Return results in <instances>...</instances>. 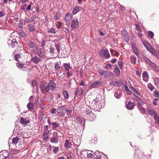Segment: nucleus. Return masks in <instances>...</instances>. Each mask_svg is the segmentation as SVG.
I'll return each mask as SVG.
<instances>
[{
	"mask_svg": "<svg viewBox=\"0 0 159 159\" xmlns=\"http://www.w3.org/2000/svg\"><path fill=\"white\" fill-rule=\"evenodd\" d=\"M143 43L145 48L152 54L157 56L158 53L154 49L152 48L151 45L147 42L146 41H144L143 42Z\"/></svg>",
	"mask_w": 159,
	"mask_h": 159,
	"instance_id": "1",
	"label": "nucleus"
},
{
	"mask_svg": "<svg viewBox=\"0 0 159 159\" xmlns=\"http://www.w3.org/2000/svg\"><path fill=\"white\" fill-rule=\"evenodd\" d=\"M56 87V84L53 81L50 80L45 87L44 90L47 92H48L49 90L52 91L54 90Z\"/></svg>",
	"mask_w": 159,
	"mask_h": 159,
	"instance_id": "2",
	"label": "nucleus"
},
{
	"mask_svg": "<svg viewBox=\"0 0 159 159\" xmlns=\"http://www.w3.org/2000/svg\"><path fill=\"white\" fill-rule=\"evenodd\" d=\"M99 54L101 57L104 58H107L110 56L109 51L107 49L106 50L103 49H100Z\"/></svg>",
	"mask_w": 159,
	"mask_h": 159,
	"instance_id": "3",
	"label": "nucleus"
},
{
	"mask_svg": "<svg viewBox=\"0 0 159 159\" xmlns=\"http://www.w3.org/2000/svg\"><path fill=\"white\" fill-rule=\"evenodd\" d=\"M98 73L101 75H103L105 78H107L113 75L112 72L110 71L103 70H99Z\"/></svg>",
	"mask_w": 159,
	"mask_h": 159,
	"instance_id": "4",
	"label": "nucleus"
},
{
	"mask_svg": "<svg viewBox=\"0 0 159 159\" xmlns=\"http://www.w3.org/2000/svg\"><path fill=\"white\" fill-rule=\"evenodd\" d=\"M36 53L37 55L42 58L46 57L43 49L37 47L36 48Z\"/></svg>",
	"mask_w": 159,
	"mask_h": 159,
	"instance_id": "5",
	"label": "nucleus"
},
{
	"mask_svg": "<svg viewBox=\"0 0 159 159\" xmlns=\"http://www.w3.org/2000/svg\"><path fill=\"white\" fill-rule=\"evenodd\" d=\"M79 27V21L77 19H74L71 22V28L72 29H76Z\"/></svg>",
	"mask_w": 159,
	"mask_h": 159,
	"instance_id": "6",
	"label": "nucleus"
},
{
	"mask_svg": "<svg viewBox=\"0 0 159 159\" xmlns=\"http://www.w3.org/2000/svg\"><path fill=\"white\" fill-rule=\"evenodd\" d=\"M147 111L149 114L151 115H154V116H155L157 114V112L152 109L149 106H148L147 107Z\"/></svg>",
	"mask_w": 159,
	"mask_h": 159,
	"instance_id": "7",
	"label": "nucleus"
},
{
	"mask_svg": "<svg viewBox=\"0 0 159 159\" xmlns=\"http://www.w3.org/2000/svg\"><path fill=\"white\" fill-rule=\"evenodd\" d=\"M61 69L60 63L58 62L55 63L54 66V70L57 74L59 73L60 71H61Z\"/></svg>",
	"mask_w": 159,
	"mask_h": 159,
	"instance_id": "8",
	"label": "nucleus"
},
{
	"mask_svg": "<svg viewBox=\"0 0 159 159\" xmlns=\"http://www.w3.org/2000/svg\"><path fill=\"white\" fill-rule=\"evenodd\" d=\"M8 43L9 45L11 44L12 47L13 48L17 45L18 43L15 39H13L12 40L9 39L8 41Z\"/></svg>",
	"mask_w": 159,
	"mask_h": 159,
	"instance_id": "9",
	"label": "nucleus"
},
{
	"mask_svg": "<svg viewBox=\"0 0 159 159\" xmlns=\"http://www.w3.org/2000/svg\"><path fill=\"white\" fill-rule=\"evenodd\" d=\"M29 120L27 118L24 119L23 117H21L20 120V123L24 125H25L29 122Z\"/></svg>",
	"mask_w": 159,
	"mask_h": 159,
	"instance_id": "10",
	"label": "nucleus"
},
{
	"mask_svg": "<svg viewBox=\"0 0 159 159\" xmlns=\"http://www.w3.org/2000/svg\"><path fill=\"white\" fill-rule=\"evenodd\" d=\"M86 114L87 115H89L90 116H92V118H90L89 116H88V118L90 121H92L95 118V116L94 114L91 111H86Z\"/></svg>",
	"mask_w": 159,
	"mask_h": 159,
	"instance_id": "11",
	"label": "nucleus"
},
{
	"mask_svg": "<svg viewBox=\"0 0 159 159\" xmlns=\"http://www.w3.org/2000/svg\"><path fill=\"white\" fill-rule=\"evenodd\" d=\"M65 107L64 106H62L60 107H59L57 110V113L58 114H64L65 113Z\"/></svg>",
	"mask_w": 159,
	"mask_h": 159,
	"instance_id": "12",
	"label": "nucleus"
},
{
	"mask_svg": "<svg viewBox=\"0 0 159 159\" xmlns=\"http://www.w3.org/2000/svg\"><path fill=\"white\" fill-rule=\"evenodd\" d=\"M58 137L57 135L56 136H53L50 139V142L52 143H57L58 142Z\"/></svg>",
	"mask_w": 159,
	"mask_h": 159,
	"instance_id": "13",
	"label": "nucleus"
},
{
	"mask_svg": "<svg viewBox=\"0 0 159 159\" xmlns=\"http://www.w3.org/2000/svg\"><path fill=\"white\" fill-rule=\"evenodd\" d=\"M134 106L135 105L133 102H129L127 105L126 107L128 109L130 110L132 109Z\"/></svg>",
	"mask_w": 159,
	"mask_h": 159,
	"instance_id": "14",
	"label": "nucleus"
},
{
	"mask_svg": "<svg viewBox=\"0 0 159 159\" xmlns=\"http://www.w3.org/2000/svg\"><path fill=\"white\" fill-rule=\"evenodd\" d=\"M72 17V15L71 14L69 13H67L65 17V20L66 21H69L71 19Z\"/></svg>",
	"mask_w": 159,
	"mask_h": 159,
	"instance_id": "15",
	"label": "nucleus"
},
{
	"mask_svg": "<svg viewBox=\"0 0 159 159\" xmlns=\"http://www.w3.org/2000/svg\"><path fill=\"white\" fill-rule=\"evenodd\" d=\"M143 79L144 81L145 82H147L148 79V76L147 73L146 71H144L143 74Z\"/></svg>",
	"mask_w": 159,
	"mask_h": 159,
	"instance_id": "16",
	"label": "nucleus"
},
{
	"mask_svg": "<svg viewBox=\"0 0 159 159\" xmlns=\"http://www.w3.org/2000/svg\"><path fill=\"white\" fill-rule=\"evenodd\" d=\"M31 61L34 63H38L41 61V60L38 57L35 56L32 58Z\"/></svg>",
	"mask_w": 159,
	"mask_h": 159,
	"instance_id": "17",
	"label": "nucleus"
},
{
	"mask_svg": "<svg viewBox=\"0 0 159 159\" xmlns=\"http://www.w3.org/2000/svg\"><path fill=\"white\" fill-rule=\"evenodd\" d=\"M64 147L66 148H70L71 146V143L69 142L68 140H66L64 145Z\"/></svg>",
	"mask_w": 159,
	"mask_h": 159,
	"instance_id": "18",
	"label": "nucleus"
},
{
	"mask_svg": "<svg viewBox=\"0 0 159 159\" xmlns=\"http://www.w3.org/2000/svg\"><path fill=\"white\" fill-rule=\"evenodd\" d=\"M63 66L66 71H69L70 69V65L69 63H65L63 64Z\"/></svg>",
	"mask_w": 159,
	"mask_h": 159,
	"instance_id": "19",
	"label": "nucleus"
},
{
	"mask_svg": "<svg viewBox=\"0 0 159 159\" xmlns=\"http://www.w3.org/2000/svg\"><path fill=\"white\" fill-rule=\"evenodd\" d=\"M36 46L35 44L33 43H30L29 46L30 50L34 51Z\"/></svg>",
	"mask_w": 159,
	"mask_h": 159,
	"instance_id": "20",
	"label": "nucleus"
},
{
	"mask_svg": "<svg viewBox=\"0 0 159 159\" xmlns=\"http://www.w3.org/2000/svg\"><path fill=\"white\" fill-rule=\"evenodd\" d=\"M94 155L96 156L97 158L99 159L101 157L102 154V153L97 150L95 152V153H94Z\"/></svg>",
	"mask_w": 159,
	"mask_h": 159,
	"instance_id": "21",
	"label": "nucleus"
},
{
	"mask_svg": "<svg viewBox=\"0 0 159 159\" xmlns=\"http://www.w3.org/2000/svg\"><path fill=\"white\" fill-rule=\"evenodd\" d=\"M115 73L117 76L120 74V71L116 65L115 66V68L114 70Z\"/></svg>",
	"mask_w": 159,
	"mask_h": 159,
	"instance_id": "22",
	"label": "nucleus"
},
{
	"mask_svg": "<svg viewBox=\"0 0 159 159\" xmlns=\"http://www.w3.org/2000/svg\"><path fill=\"white\" fill-rule=\"evenodd\" d=\"M20 139L19 138L16 137L12 139V144L16 145V144L19 143Z\"/></svg>",
	"mask_w": 159,
	"mask_h": 159,
	"instance_id": "23",
	"label": "nucleus"
},
{
	"mask_svg": "<svg viewBox=\"0 0 159 159\" xmlns=\"http://www.w3.org/2000/svg\"><path fill=\"white\" fill-rule=\"evenodd\" d=\"M101 82L99 81L94 82L90 85V88H94L95 86L99 85L101 84Z\"/></svg>",
	"mask_w": 159,
	"mask_h": 159,
	"instance_id": "24",
	"label": "nucleus"
},
{
	"mask_svg": "<svg viewBox=\"0 0 159 159\" xmlns=\"http://www.w3.org/2000/svg\"><path fill=\"white\" fill-rule=\"evenodd\" d=\"M51 124L52 125V129L53 130H55L57 127L60 126V124L55 122L52 123Z\"/></svg>",
	"mask_w": 159,
	"mask_h": 159,
	"instance_id": "25",
	"label": "nucleus"
},
{
	"mask_svg": "<svg viewBox=\"0 0 159 159\" xmlns=\"http://www.w3.org/2000/svg\"><path fill=\"white\" fill-rule=\"evenodd\" d=\"M114 96L117 98H119L121 97L122 94L119 91H117L115 92Z\"/></svg>",
	"mask_w": 159,
	"mask_h": 159,
	"instance_id": "26",
	"label": "nucleus"
},
{
	"mask_svg": "<svg viewBox=\"0 0 159 159\" xmlns=\"http://www.w3.org/2000/svg\"><path fill=\"white\" fill-rule=\"evenodd\" d=\"M27 107L30 110H32L34 108V105L31 102H29L27 105Z\"/></svg>",
	"mask_w": 159,
	"mask_h": 159,
	"instance_id": "27",
	"label": "nucleus"
},
{
	"mask_svg": "<svg viewBox=\"0 0 159 159\" xmlns=\"http://www.w3.org/2000/svg\"><path fill=\"white\" fill-rule=\"evenodd\" d=\"M48 133L47 132H45L43 134V140L47 141L48 139Z\"/></svg>",
	"mask_w": 159,
	"mask_h": 159,
	"instance_id": "28",
	"label": "nucleus"
},
{
	"mask_svg": "<svg viewBox=\"0 0 159 159\" xmlns=\"http://www.w3.org/2000/svg\"><path fill=\"white\" fill-rule=\"evenodd\" d=\"M79 11V7L78 6L75 7L74 8L73 11V15L76 14Z\"/></svg>",
	"mask_w": 159,
	"mask_h": 159,
	"instance_id": "29",
	"label": "nucleus"
},
{
	"mask_svg": "<svg viewBox=\"0 0 159 159\" xmlns=\"http://www.w3.org/2000/svg\"><path fill=\"white\" fill-rule=\"evenodd\" d=\"M143 104V102L141 99H139L137 100V104L138 107H141V105H142Z\"/></svg>",
	"mask_w": 159,
	"mask_h": 159,
	"instance_id": "30",
	"label": "nucleus"
},
{
	"mask_svg": "<svg viewBox=\"0 0 159 159\" xmlns=\"http://www.w3.org/2000/svg\"><path fill=\"white\" fill-rule=\"evenodd\" d=\"M110 84L115 86H117L119 85V82L118 81H112L110 82Z\"/></svg>",
	"mask_w": 159,
	"mask_h": 159,
	"instance_id": "31",
	"label": "nucleus"
},
{
	"mask_svg": "<svg viewBox=\"0 0 159 159\" xmlns=\"http://www.w3.org/2000/svg\"><path fill=\"white\" fill-rule=\"evenodd\" d=\"M154 118L155 121V123L159 125V116H158V114L154 116Z\"/></svg>",
	"mask_w": 159,
	"mask_h": 159,
	"instance_id": "32",
	"label": "nucleus"
},
{
	"mask_svg": "<svg viewBox=\"0 0 159 159\" xmlns=\"http://www.w3.org/2000/svg\"><path fill=\"white\" fill-rule=\"evenodd\" d=\"M63 95L64 97L66 99H67L69 98L68 93L66 90H64L63 91Z\"/></svg>",
	"mask_w": 159,
	"mask_h": 159,
	"instance_id": "33",
	"label": "nucleus"
},
{
	"mask_svg": "<svg viewBox=\"0 0 159 159\" xmlns=\"http://www.w3.org/2000/svg\"><path fill=\"white\" fill-rule=\"evenodd\" d=\"M130 60L132 63L133 64H135L136 63V58L134 55L131 56L130 57Z\"/></svg>",
	"mask_w": 159,
	"mask_h": 159,
	"instance_id": "34",
	"label": "nucleus"
},
{
	"mask_svg": "<svg viewBox=\"0 0 159 159\" xmlns=\"http://www.w3.org/2000/svg\"><path fill=\"white\" fill-rule=\"evenodd\" d=\"M130 88L133 91V92L134 93L136 94L139 96L140 95V94L139 93L137 90L135 88L133 87H131V88Z\"/></svg>",
	"mask_w": 159,
	"mask_h": 159,
	"instance_id": "35",
	"label": "nucleus"
},
{
	"mask_svg": "<svg viewBox=\"0 0 159 159\" xmlns=\"http://www.w3.org/2000/svg\"><path fill=\"white\" fill-rule=\"evenodd\" d=\"M28 28L29 30L30 31H33L35 29L34 26L33 25H31V24L29 25H28Z\"/></svg>",
	"mask_w": 159,
	"mask_h": 159,
	"instance_id": "36",
	"label": "nucleus"
},
{
	"mask_svg": "<svg viewBox=\"0 0 159 159\" xmlns=\"http://www.w3.org/2000/svg\"><path fill=\"white\" fill-rule=\"evenodd\" d=\"M48 32L51 34H55L56 33V31L54 28H52L48 31Z\"/></svg>",
	"mask_w": 159,
	"mask_h": 159,
	"instance_id": "37",
	"label": "nucleus"
},
{
	"mask_svg": "<svg viewBox=\"0 0 159 159\" xmlns=\"http://www.w3.org/2000/svg\"><path fill=\"white\" fill-rule=\"evenodd\" d=\"M139 111L141 113L143 114H144L146 113V111L143 107H139Z\"/></svg>",
	"mask_w": 159,
	"mask_h": 159,
	"instance_id": "38",
	"label": "nucleus"
},
{
	"mask_svg": "<svg viewBox=\"0 0 159 159\" xmlns=\"http://www.w3.org/2000/svg\"><path fill=\"white\" fill-rule=\"evenodd\" d=\"M125 89L128 95H129L131 93V92L129 89L128 86L127 85L125 86Z\"/></svg>",
	"mask_w": 159,
	"mask_h": 159,
	"instance_id": "39",
	"label": "nucleus"
},
{
	"mask_svg": "<svg viewBox=\"0 0 159 159\" xmlns=\"http://www.w3.org/2000/svg\"><path fill=\"white\" fill-rule=\"evenodd\" d=\"M91 152H93L92 151H88L87 152V157L88 158H93V155L91 153Z\"/></svg>",
	"mask_w": 159,
	"mask_h": 159,
	"instance_id": "40",
	"label": "nucleus"
},
{
	"mask_svg": "<svg viewBox=\"0 0 159 159\" xmlns=\"http://www.w3.org/2000/svg\"><path fill=\"white\" fill-rule=\"evenodd\" d=\"M37 84V81L35 80H33L31 82L32 86L33 88H34L35 86H36Z\"/></svg>",
	"mask_w": 159,
	"mask_h": 159,
	"instance_id": "41",
	"label": "nucleus"
},
{
	"mask_svg": "<svg viewBox=\"0 0 159 159\" xmlns=\"http://www.w3.org/2000/svg\"><path fill=\"white\" fill-rule=\"evenodd\" d=\"M45 85V84L44 83H42L40 85V89L41 91L42 92H43L44 88Z\"/></svg>",
	"mask_w": 159,
	"mask_h": 159,
	"instance_id": "42",
	"label": "nucleus"
},
{
	"mask_svg": "<svg viewBox=\"0 0 159 159\" xmlns=\"http://www.w3.org/2000/svg\"><path fill=\"white\" fill-rule=\"evenodd\" d=\"M20 35L22 37H25L26 36V34L23 31H21L19 33Z\"/></svg>",
	"mask_w": 159,
	"mask_h": 159,
	"instance_id": "43",
	"label": "nucleus"
},
{
	"mask_svg": "<svg viewBox=\"0 0 159 159\" xmlns=\"http://www.w3.org/2000/svg\"><path fill=\"white\" fill-rule=\"evenodd\" d=\"M148 37L152 38L154 36V34L152 31H149L148 33Z\"/></svg>",
	"mask_w": 159,
	"mask_h": 159,
	"instance_id": "44",
	"label": "nucleus"
},
{
	"mask_svg": "<svg viewBox=\"0 0 159 159\" xmlns=\"http://www.w3.org/2000/svg\"><path fill=\"white\" fill-rule=\"evenodd\" d=\"M60 17V14L59 12H57L54 16L56 20H58Z\"/></svg>",
	"mask_w": 159,
	"mask_h": 159,
	"instance_id": "45",
	"label": "nucleus"
},
{
	"mask_svg": "<svg viewBox=\"0 0 159 159\" xmlns=\"http://www.w3.org/2000/svg\"><path fill=\"white\" fill-rule=\"evenodd\" d=\"M148 87L151 91H152L154 89V87L151 84H148Z\"/></svg>",
	"mask_w": 159,
	"mask_h": 159,
	"instance_id": "46",
	"label": "nucleus"
},
{
	"mask_svg": "<svg viewBox=\"0 0 159 159\" xmlns=\"http://www.w3.org/2000/svg\"><path fill=\"white\" fill-rule=\"evenodd\" d=\"M154 81L155 84H158L159 83V78L157 77L155 78Z\"/></svg>",
	"mask_w": 159,
	"mask_h": 159,
	"instance_id": "47",
	"label": "nucleus"
},
{
	"mask_svg": "<svg viewBox=\"0 0 159 159\" xmlns=\"http://www.w3.org/2000/svg\"><path fill=\"white\" fill-rule=\"evenodd\" d=\"M154 94L155 96L157 98H159V92L157 90H155L154 91Z\"/></svg>",
	"mask_w": 159,
	"mask_h": 159,
	"instance_id": "48",
	"label": "nucleus"
},
{
	"mask_svg": "<svg viewBox=\"0 0 159 159\" xmlns=\"http://www.w3.org/2000/svg\"><path fill=\"white\" fill-rule=\"evenodd\" d=\"M149 65L152 68H156L157 66L154 63L151 62V63L149 64Z\"/></svg>",
	"mask_w": 159,
	"mask_h": 159,
	"instance_id": "49",
	"label": "nucleus"
},
{
	"mask_svg": "<svg viewBox=\"0 0 159 159\" xmlns=\"http://www.w3.org/2000/svg\"><path fill=\"white\" fill-rule=\"evenodd\" d=\"M21 57L20 55L19 54H16L15 57V59L17 61L18 60V59Z\"/></svg>",
	"mask_w": 159,
	"mask_h": 159,
	"instance_id": "50",
	"label": "nucleus"
},
{
	"mask_svg": "<svg viewBox=\"0 0 159 159\" xmlns=\"http://www.w3.org/2000/svg\"><path fill=\"white\" fill-rule=\"evenodd\" d=\"M122 34L124 37L126 36V35H127V31L125 30H122Z\"/></svg>",
	"mask_w": 159,
	"mask_h": 159,
	"instance_id": "51",
	"label": "nucleus"
},
{
	"mask_svg": "<svg viewBox=\"0 0 159 159\" xmlns=\"http://www.w3.org/2000/svg\"><path fill=\"white\" fill-rule=\"evenodd\" d=\"M118 65L119 68L122 69V62L121 61H119L118 62Z\"/></svg>",
	"mask_w": 159,
	"mask_h": 159,
	"instance_id": "52",
	"label": "nucleus"
},
{
	"mask_svg": "<svg viewBox=\"0 0 159 159\" xmlns=\"http://www.w3.org/2000/svg\"><path fill=\"white\" fill-rule=\"evenodd\" d=\"M59 147H56L54 148L53 149V152L54 153H57L58 151L59 150Z\"/></svg>",
	"mask_w": 159,
	"mask_h": 159,
	"instance_id": "53",
	"label": "nucleus"
},
{
	"mask_svg": "<svg viewBox=\"0 0 159 159\" xmlns=\"http://www.w3.org/2000/svg\"><path fill=\"white\" fill-rule=\"evenodd\" d=\"M66 111L68 115H70L72 112V111L71 110L68 109L67 108H66Z\"/></svg>",
	"mask_w": 159,
	"mask_h": 159,
	"instance_id": "54",
	"label": "nucleus"
},
{
	"mask_svg": "<svg viewBox=\"0 0 159 159\" xmlns=\"http://www.w3.org/2000/svg\"><path fill=\"white\" fill-rule=\"evenodd\" d=\"M34 20V18H31L30 19H28L26 20V22L28 23L31 22H32Z\"/></svg>",
	"mask_w": 159,
	"mask_h": 159,
	"instance_id": "55",
	"label": "nucleus"
},
{
	"mask_svg": "<svg viewBox=\"0 0 159 159\" xmlns=\"http://www.w3.org/2000/svg\"><path fill=\"white\" fill-rule=\"evenodd\" d=\"M62 25V23L61 22H58V25H57V27L58 29L61 28Z\"/></svg>",
	"mask_w": 159,
	"mask_h": 159,
	"instance_id": "56",
	"label": "nucleus"
},
{
	"mask_svg": "<svg viewBox=\"0 0 159 159\" xmlns=\"http://www.w3.org/2000/svg\"><path fill=\"white\" fill-rule=\"evenodd\" d=\"M78 91L79 88H76L75 89V91L74 92V94L75 96H76L77 95Z\"/></svg>",
	"mask_w": 159,
	"mask_h": 159,
	"instance_id": "57",
	"label": "nucleus"
},
{
	"mask_svg": "<svg viewBox=\"0 0 159 159\" xmlns=\"http://www.w3.org/2000/svg\"><path fill=\"white\" fill-rule=\"evenodd\" d=\"M56 48L57 50V51L58 52H59V51L60 50V46L58 44H56Z\"/></svg>",
	"mask_w": 159,
	"mask_h": 159,
	"instance_id": "58",
	"label": "nucleus"
},
{
	"mask_svg": "<svg viewBox=\"0 0 159 159\" xmlns=\"http://www.w3.org/2000/svg\"><path fill=\"white\" fill-rule=\"evenodd\" d=\"M56 51V49H53V48H50L49 51L50 52L52 53H54L55 52V51Z\"/></svg>",
	"mask_w": 159,
	"mask_h": 159,
	"instance_id": "59",
	"label": "nucleus"
},
{
	"mask_svg": "<svg viewBox=\"0 0 159 159\" xmlns=\"http://www.w3.org/2000/svg\"><path fill=\"white\" fill-rule=\"evenodd\" d=\"M135 29L136 30L140 31L141 30L140 27L138 24L136 25Z\"/></svg>",
	"mask_w": 159,
	"mask_h": 159,
	"instance_id": "60",
	"label": "nucleus"
},
{
	"mask_svg": "<svg viewBox=\"0 0 159 159\" xmlns=\"http://www.w3.org/2000/svg\"><path fill=\"white\" fill-rule=\"evenodd\" d=\"M145 60L146 62L148 64H150L151 62V61L148 58H145Z\"/></svg>",
	"mask_w": 159,
	"mask_h": 159,
	"instance_id": "61",
	"label": "nucleus"
},
{
	"mask_svg": "<svg viewBox=\"0 0 159 159\" xmlns=\"http://www.w3.org/2000/svg\"><path fill=\"white\" fill-rule=\"evenodd\" d=\"M67 76L68 77H70L72 75V73L71 72H69V71H68L67 73Z\"/></svg>",
	"mask_w": 159,
	"mask_h": 159,
	"instance_id": "62",
	"label": "nucleus"
},
{
	"mask_svg": "<svg viewBox=\"0 0 159 159\" xmlns=\"http://www.w3.org/2000/svg\"><path fill=\"white\" fill-rule=\"evenodd\" d=\"M56 109L55 108H53L51 111V113L52 114H55L56 113Z\"/></svg>",
	"mask_w": 159,
	"mask_h": 159,
	"instance_id": "63",
	"label": "nucleus"
},
{
	"mask_svg": "<svg viewBox=\"0 0 159 159\" xmlns=\"http://www.w3.org/2000/svg\"><path fill=\"white\" fill-rule=\"evenodd\" d=\"M4 12L2 11H0V17H2L5 15Z\"/></svg>",
	"mask_w": 159,
	"mask_h": 159,
	"instance_id": "64",
	"label": "nucleus"
}]
</instances>
